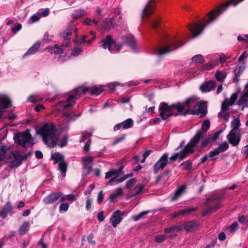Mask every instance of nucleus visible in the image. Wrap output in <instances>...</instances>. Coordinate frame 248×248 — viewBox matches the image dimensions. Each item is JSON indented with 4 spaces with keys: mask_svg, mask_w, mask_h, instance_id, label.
<instances>
[{
    "mask_svg": "<svg viewBox=\"0 0 248 248\" xmlns=\"http://www.w3.org/2000/svg\"><path fill=\"white\" fill-rule=\"evenodd\" d=\"M97 217V219L100 222L103 221L105 219V217H104V212L103 211L99 212L98 213Z\"/></svg>",
    "mask_w": 248,
    "mask_h": 248,
    "instance_id": "nucleus-61",
    "label": "nucleus"
},
{
    "mask_svg": "<svg viewBox=\"0 0 248 248\" xmlns=\"http://www.w3.org/2000/svg\"><path fill=\"white\" fill-rule=\"evenodd\" d=\"M55 132L56 126L52 123H45L36 130L37 134L42 137L44 142L50 147H54L57 145L58 139L54 137Z\"/></svg>",
    "mask_w": 248,
    "mask_h": 248,
    "instance_id": "nucleus-3",
    "label": "nucleus"
},
{
    "mask_svg": "<svg viewBox=\"0 0 248 248\" xmlns=\"http://www.w3.org/2000/svg\"><path fill=\"white\" fill-rule=\"evenodd\" d=\"M216 85V83L214 81L209 80L205 82L200 86V89L202 93H207L212 91Z\"/></svg>",
    "mask_w": 248,
    "mask_h": 248,
    "instance_id": "nucleus-25",
    "label": "nucleus"
},
{
    "mask_svg": "<svg viewBox=\"0 0 248 248\" xmlns=\"http://www.w3.org/2000/svg\"><path fill=\"white\" fill-rule=\"evenodd\" d=\"M246 66L245 65L244 62L241 65L237 66L233 70V76L232 78V81L233 83H237L239 81L240 76L243 74Z\"/></svg>",
    "mask_w": 248,
    "mask_h": 248,
    "instance_id": "nucleus-24",
    "label": "nucleus"
},
{
    "mask_svg": "<svg viewBox=\"0 0 248 248\" xmlns=\"http://www.w3.org/2000/svg\"><path fill=\"white\" fill-rule=\"evenodd\" d=\"M124 212L120 210L114 212L110 219V223L113 227H116L123 219Z\"/></svg>",
    "mask_w": 248,
    "mask_h": 248,
    "instance_id": "nucleus-19",
    "label": "nucleus"
},
{
    "mask_svg": "<svg viewBox=\"0 0 248 248\" xmlns=\"http://www.w3.org/2000/svg\"><path fill=\"white\" fill-rule=\"evenodd\" d=\"M11 102L9 97L5 95H0V119L5 110L11 107Z\"/></svg>",
    "mask_w": 248,
    "mask_h": 248,
    "instance_id": "nucleus-16",
    "label": "nucleus"
},
{
    "mask_svg": "<svg viewBox=\"0 0 248 248\" xmlns=\"http://www.w3.org/2000/svg\"><path fill=\"white\" fill-rule=\"evenodd\" d=\"M14 207L10 202H7L3 206L0 212V217L5 219L9 214L12 216L14 212H13Z\"/></svg>",
    "mask_w": 248,
    "mask_h": 248,
    "instance_id": "nucleus-18",
    "label": "nucleus"
},
{
    "mask_svg": "<svg viewBox=\"0 0 248 248\" xmlns=\"http://www.w3.org/2000/svg\"><path fill=\"white\" fill-rule=\"evenodd\" d=\"M68 138L66 136H64L62 140L57 144L60 147H63L65 146L67 143Z\"/></svg>",
    "mask_w": 248,
    "mask_h": 248,
    "instance_id": "nucleus-53",
    "label": "nucleus"
},
{
    "mask_svg": "<svg viewBox=\"0 0 248 248\" xmlns=\"http://www.w3.org/2000/svg\"><path fill=\"white\" fill-rule=\"evenodd\" d=\"M220 154L219 152L217 150V149L216 148L213 150L210 151L209 153L208 154V156L209 157H212L211 160L212 161H214L216 160V158H213V157L218 155Z\"/></svg>",
    "mask_w": 248,
    "mask_h": 248,
    "instance_id": "nucleus-48",
    "label": "nucleus"
},
{
    "mask_svg": "<svg viewBox=\"0 0 248 248\" xmlns=\"http://www.w3.org/2000/svg\"><path fill=\"white\" fill-rule=\"evenodd\" d=\"M128 161L126 158H124L118 162V164L120 165V166L118 169H112L109 171H108L106 173L105 179H109L112 176L117 177L121 174L123 172V170L127 163Z\"/></svg>",
    "mask_w": 248,
    "mask_h": 248,
    "instance_id": "nucleus-12",
    "label": "nucleus"
},
{
    "mask_svg": "<svg viewBox=\"0 0 248 248\" xmlns=\"http://www.w3.org/2000/svg\"><path fill=\"white\" fill-rule=\"evenodd\" d=\"M87 92H89V88L83 87L76 88L75 93L69 95L66 99V102L60 101L56 103V107L60 110L70 107L75 104V100L77 98L78 95L85 94Z\"/></svg>",
    "mask_w": 248,
    "mask_h": 248,
    "instance_id": "nucleus-4",
    "label": "nucleus"
},
{
    "mask_svg": "<svg viewBox=\"0 0 248 248\" xmlns=\"http://www.w3.org/2000/svg\"><path fill=\"white\" fill-rule=\"evenodd\" d=\"M51 41V39L49 38V35L48 32H46L43 36V41L45 43H48Z\"/></svg>",
    "mask_w": 248,
    "mask_h": 248,
    "instance_id": "nucleus-62",
    "label": "nucleus"
},
{
    "mask_svg": "<svg viewBox=\"0 0 248 248\" xmlns=\"http://www.w3.org/2000/svg\"><path fill=\"white\" fill-rule=\"evenodd\" d=\"M22 28V26L20 24L18 23L12 29V31L16 33L18 31Z\"/></svg>",
    "mask_w": 248,
    "mask_h": 248,
    "instance_id": "nucleus-63",
    "label": "nucleus"
},
{
    "mask_svg": "<svg viewBox=\"0 0 248 248\" xmlns=\"http://www.w3.org/2000/svg\"><path fill=\"white\" fill-rule=\"evenodd\" d=\"M192 63L196 64H202L204 62L203 56L201 54L194 55L191 59Z\"/></svg>",
    "mask_w": 248,
    "mask_h": 248,
    "instance_id": "nucleus-38",
    "label": "nucleus"
},
{
    "mask_svg": "<svg viewBox=\"0 0 248 248\" xmlns=\"http://www.w3.org/2000/svg\"><path fill=\"white\" fill-rule=\"evenodd\" d=\"M199 226V223L196 220H193L186 222L183 225V229H185L187 232H191Z\"/></svg>",
    "mask_w": 248,
    "mask_h": 248,
    "instance_id": "nucleus-27",
    "label": "nucleus"
},
{
    "mask_svg": "<svg viewBox=\"0 0 248 248\" xmlns=\"http://www.w3.org/2000/svg\"><path fill=\"white\" fill-rule=\"evenodd\" d=\"M229 147V144L227 142H224L222 144H219L217 148L220 153L227 150Z\"/></svg>",
    "mask_w": 248,
    "mask_h": 248,
    "instance_id": "nucleus-41",
    "label": "nucleus"
},
{
    "mask_svg": "<svg viewBox=\"0 0 248 248\" xmlns=\"http://www.w3.org/2000/svg\"><path fill=\"white\" fill-rule=\"evenodd\" d=\"M120 85V83L117 82H112L110 83H108V87L110 90H114L115 87Z\"/></svg>",
    "mask_w": 248,
    "mask_h": 248,
    "instance_id": "nucleus-59",
    "label": "nucleus"
},
{
    "mask_svg": "<svg viewBox=\"0 0 248 248\" xmlns=\"http://www.w3.org/2000/svg\"><path fill=\"white\" fill-rule=\"evenodd\" d=\"M83 167L85 169L87 170L85 175L89 174L93 170L92 168V162L93 157L91 156H85L82 158Z\"/></svg>",
    "mask_w": 248,
    "mask_h": 248,
    "instance_id": "nucleus-21",
    "label": "nucleus"
},
{
    "mask_svg": "<svg viewBox=\"0 0 248 248\" xmlns=\"http://www.w3.org/2000/svg\"><path fill=\"white\" fill-rule=\"evenodd\" d=\"M51 157L54 160V163H59V170L62 177H65L67 170L68 165L64 161V155L60 153L52 154Z\"/></svg>",
    "mask_w": 248,
    "mask_h": 248,
    "instance_id": "nucleus-8",
    "label": "nucleus"
},
{
    "mask_svg": "<svg viewBox=\"0 0 248 248\" xmlns=\"http://www.w3.org/2000/svg\"><path fill=\"white\" fill-rule=\"evenodd\" d=\"M102 44L101 46L104 49L108 48V50L113 53L116 50L117 52H119L121 49L122 45L120 43H116L112 38L111 35H107L105 38L101 41Z\"/></svg>",
    "mask_w": 248,
    "mask_h": 248,
    "instance_id": "nucleus-9",
    "label": "nucleus"
},
{
    "mask_svg": "<svg viewBox=\"0 0 248 248\" xmlns=\"http://www.w3.org/2000/svg\"><path fill=\"white\" fill-rule=\"evenodd\" d=\"M171 172V170L169 169H166L164 172L161 174L156 177V182H159L163 177L167 176Z\"/></svg>",
    "mask_w": 248,
    "mask_h": 248,
    "instance_id": "nucleus-50",
    "label": "nucleus"
},
{
    "mask_svg": "<svg viewBox=\"0 0 248 248\" xmlns=\"http://www.w3.org/2000/svg\"><path fill=\"white\" fill-rule=\"evenodd\" d=\"M30 223L28 221H24L19 229V233L20 235H23L27 233L29 230Z\"/></svg>",
    "mask_w": 248,
    "mask_h": 248,
    "instance_id": "nucleus-34",
    "label": "nucleus"
},
{
    "mask_svg": "<svg viewBox=\"0 0 248 248\" xmlns=\"http://www.w3.org/2000/svg\"><path fill=\"white\" fill-rule=\"evenodd\" d=\"M63 195L62 192L50 193L43 199V202L46 204H52L57 201Z\"/></svg>",
    "mask_w": 248,
    "mask_h": 248,
    "instance_id": "nucleus-17",
    "label": "nucleus"
},
{
    "mask_svg": "<svg viewBox=\"0 0 248 248\" xmlns=\"http://www.w3.org/2000/svg\"><path fill=\"white\" fill-rule=\"evenodd\" d=\"M196 209L197 208H195L194 207H190L188 208H185L183 210H180L177 212H174L173 215V217H176L185 214H187L191 212L195 211L196 210Z\"/></svg>",
    "mask_w": 248,
    "mask_h": 248,
    "instance_id": "nucleus-29",
    "label": "nucleus"
},
{
    "mask_svg": "<svg viewBox=\"0 0 248 248\" xmlns=\"http://www.w3.org/2000/svg\"><path fill=\"white\" fill-rule=\"evenodd\" d=\"M103 91L102 87H95L93 89L89 88V93L91 95H97L100 94Z\"/></svg>",
    "mask_w": 248,
    "mask_h": 248,
    "instance_id": "nucleus-40",
    "label": "nucleus"
},
{
    "mask_svg": "<svg viewBox=\"0 0 248 248\" xmlns=\"http://www.w3.org/2000/svg\"><path fill=\"white\" fill-rule=\"evenodd\" d=\"M86 15V12L83 9L76 10L74 13L71 15V17L74 19H76L79 18L84 17Z\"/></svg>",
    "mask_w": 248,
    "mask_h": 248,
    "instance_id": "nucleus-31",
    "label": "nucleus"
},
{
    "mask_svg": "<svg viewBox=\"0 0 248 248\" xmlns=\"http://www.w3.org/2000/svg\"><path fill=\"white\" fill-rule=\"evenodd\" d=\"M159 22L158 20H153L151 23L152 28L155 30L156 29L158 26Z\"/></svg>",
    "mask_w": 248,
    "mask_h": 248,
    "instance_id": "nucleus-64",
    "label": "nucleus"
},
{
    "mask_svg": "<svg viewBox=\"0 0 248 248\" xmlns=\"http://www.w3.org/2000/svg\"><path fill=\"white\" fill-rule=\"evenodd\" d=\"M183 230V225H172L164 229V232L168 234L174 231L180 232Z\"/></svg>",
    "mask_w": 248,
    "mask_h": 248,
    "instance_id": "nucleus-32",
    "label": "nucleus"
},
{
    "mask_svg": "<svg viewBox=\"0 0 248 248\" xmlns=\"http://www.w3.org/2000/svg\"><path fill=\"white\" fill-rule=\"evenodd\" d=\"M244 0H231L226 3L222 4L218 8L213 10L207 15L208 20L204 24H197L193 23L188 26V29L192 33V37H196L200 35L203 30L204 28L213 21L216 17L226 10L230 5L236 6L238 3Z\"/></svg>",
    "mask_w": 248,
    "mask_h": 248,
    "instance_id": "nucleus-2",
    "label": "nucleus"
},
{
    "mask_svg": "<svg viewBox=\"0 0 248 248\" xmlns=\"http://www.w3.org/2000/svg\"><path fill=\"white\" fill-rule=\"evenodd\" d=\"M210 122L208 120H205L203 121L202 124L201 129L197 131L194 136L197 135V138L199 139V141L203 138V136L206 133L210 128Z\"/></svg>",
    "mask_w": 248,
    "mask_h": 248,
    "instance_id": "nucleus-20",
    "label": "nucleus"
},
{
    "mask_svg": "<svg viewBox=\"0 0 248 248\" xmlns=\"http://www.w3.org/2000/svg\"><path fill=\"white\" fill-rule=\"evenodd\" d=\"M114 20L113 18H108L105 19L102 25L101 30L104 31H108L111 28L114 27Z\"/></svg>",
    "mask_w": 248,
    "mask_h": 248,
    "instance_id": "nucleus-26",
    "label": "nucleus"
},
{
    "mask_svg": "<svg viewBox=\"0 0 248 248\" xmlns=\"http://www.w3.org/2000/svg\"><path fill=\"white\" fill-rule=\"evenodd\" d=\"M184 44L185 42H179L176 41L167 42L164 46L157 49V55L162 56L171 51H174L182 46Z\"/></svg>",
    "mask_w": 248,
    "mask_h": 248,
    "instance_id": "nucleus-10",
    "label": "nucleus"
},
{
    "mask_svg": "<svg viewBox=\"0 0 248 248\" xmlns=\"http://www.w3.org/2000/svg\"><path fill=\"white\" fill-rule=\"evenodd\" d=\"M95 185L94 184H91L88 189L85 190L84 192V194L85 195H88L91 193L92 190L94 188Z\"/></svg>",
    "mask_w": 248,
    "mask_h": 248,
    "instance_id": "nucleus-55",
    "label": "nucleus"
},
{
    "mask_svg": "<svg viewBox=\"0 0 248 248\" xmlns=\"http://www.w3.org/2000/svg\"><path fill=\"white\" fill-rule=\"evenodd\" d=\"M144 188V186L140 184H138L135 187V189L136 190V192L135 193L132 195V197L136 196V195L139 194L143 190Z\"/></svg>",
    "mask_w": 248,
    "mask_h": 248,
    "instance_id": "nucleus-46",
    "label": "nucleus"
},
{
    "mask_svg": "<svg viewBox=\"0 0 248 248\" xmlns=\"http://www.w3.org/2000/svg\"><path fill=\"white\" fill-rule=\"evenodd\" d=\"M82 52V49L80 48L77 47L74 48L71 52V55L74 56H77L79 55L81 52Z\"/></svg>",
    "mask_w": 248,
    "mask_h": 248,
    "instance_id": "nucleus-54",
    "label": "nucleus"
},
{
    "mask_svg": "<svg viewBox=\"0 0 248 248\" xmlns=\"http://www.w3.org/2000/svg\"><path fill=\"white\" fill-rule=\"evenodd\" d=\"M168 238V236L165 234L157 235L155 236V241L157 243H161Z\"/></svg>",
    "mask_w": 248,
    "mask_h": 248,
    "instance_id": "nucleus-44",
    "label": "nucleus"
},
{
    "mask_svg": "<svg viewBox=\"0 0 248 248\" xmlns=\"http://www.w3.org/2000/svg\"><path fill=\"white\" fill-rule=\"evenodd\" d=\"M158 110L159 116L163 120H167L172 116H186L190 114L203 117L207 113L206 102H198L195 97H189L184 101L170 105L162 102L159 106Z\"/></svg>",
    "mask_w": 248,
    "mask_h": 248,
    "instance_id": "nucleus-1",
    "label": "nucleus"
},
{
    "mask_svg": "<svg viewBox=\"0 0 248 248\" xmlns=\"http://www.w3.org/2000/svg\"><path fill=\"white\" fill-rule=\"evenodd\" d=\"M40 45L41 43L39 41L35 42L24 54L23 57H25L35 54L40 48Z\"/></svg>",
    "mask_w": 248,
    "mask_h": 248,
    "instance_id": "nucleus-28",
    "label": "nucleus"
},
{
    "mask_svg": "<svg viewBox=\"0 0 248 248\" xmlns=\"http://www.w3.org/2000/svg\"><path fill=\"white\" fill-rule=\"evenodd\" d=\"M240 124H241L239 118H235L232 122V126L233 127L232 129H235L237 130L238 131H241L239 128Z\"/></svg>",
    "mask_w": 248,
    "mask_h": 248,
    "instance_id": "nucleus-42",
    "label": "nucleus"
},
{
    "mask_svg": "<svg viewBox=\"0 0 248 248\" xmlns=\"http://www.w3.org/2000/svg\"><path fill=\"white\" fill-rule=\"evenodd\" d=\"M223 130H219L214 134H209L207 137L203 139L201 143V146L202 148H205L210 144L212 141H216L218 138L219 135L222 132Z\"/></svg>",
    "mask_w": 248,
    "mask_h": 248,
    "instance_id": "nucleus-15",
    "label": "nucleus"
},
{
    "mask_svg": "<svg viewBox=\"0 0 248 248\" xmlns=\"http://www.w3.org/2000/svg\"><path fill=\"white\" fill-rule=\"evenodd\" d=\"M92 134L89 132H84L82 133L81 138L80 140V142H85L86 140L90 139Z\"/></svg>",
    "mask_w": 248,
    "mask_h": 248,
    "instance_id": "nucleus-49",
    "label": "nucleus"
},
{
    "mask_svg": "<svg viewBox=\"0 0 248 248\" xmlns=\"http://www.w3.org/2000/svg\"><path fill=\"white\" fill-rule=\"evenodd\" d=\"M155 0H149L142 10V17H149L154 12L153 3Z\"/></svg>",
    "mask_w": 248,
    "mask_h": 248,
    "instance_id": "nucleus-23",
    "label": "nucleus"
},
{
    "mask_svg": "<svg viewBox=\"0 0 248 248\" xmlns=\"http://www.w3.org/2000/svg\"><path fill=\"white\" fill-rule=\"evenodd\" d=\"M133 126V121L131 118H128L123 122L118 123L113 127L114 131H116L120 130L121 128L124 129H128L132 127Z\"/></svg>",
    "mask_w": 248,
    "mask_h": 248,
    "instance_id": "nucleus-22",
    "label": "nucleus"
},
{
    "mask_svg": "<svg viewBox=\"0 0 248 248\" xmlns=\"http://www.w3.org/2000/svg\"><path fill=\"white\" fill-rule=\"evenodd\" d=\"M93 200L91 198L89 197L87 198L86 202V209L87 210H90L91 208V205L92 203Z\"/></svg>",
    "mask_w": 248,
    "mask_h": 248,
    "instance_id": "nucleus-57",
    "label": "nucleus"
},
{
    "mask_svg": "<svg viewBox=\"0 0 248 248\" xmlns=\"http://www.w3.org/2000/svg\"><path fill=\"white\" fill-rule=\"evenodd\" d=\"M227 77V73L225 71L217 70L215 74V77L217 81H223Z\"/></svg>",
    "mask_w": 248,
    "mask_h": 248,
    "instance_id": "nucleus-35",
    "label": "nucleus"
},
{
    "mask_svg": "<svg viewBox=\"0 0 248 248\" xmlns=\"http://www.w3.org/2000/svg\"><path fill=\"white\" fill-rule=\"evenodd\" d=\"M168 154L164 153L153 166L155 174H157L160 170H163L168 163Z\"/></svg>",
    "mask_w": 248,
    "mask_h": 248,
    "instance_id": "nucleus-14",
    "label": "nucleus"
},
{
    "mask_svg": "<svg viewBox=\"0 0 248 248\" xmlns=\"http://www.w3.org/2000/svg\"><path fill=\"white\" fill-rule=\"evenodd\" d=\"M11 155L13 156L14 159L8 162V167L11 169L17 168L20 166L23 161L26 160L31 155V152H29L26 154L21 155L20 152L18 151L11 152Z\"/></svg>",
    "mask_w": 248,
    "mask_h": 248,
    "instance_id": "nucleus-7",
    "label": "nucleus"
},
{
    "mask_svg": "<svg viewBox=\"0 0 248 248\" xmlns=\"http://www.w3.org/2000/svg\"><path fill=\"white\" fill-rule=\"evenodd\" d=\"M63 50L60 48L58 44H55L53 48L51 49V53H54L55 55H58L62 53Z\"/></svg>",
    "mask_w": 248,
    "mask_h": 248,
    "instance_id": "nucleus-43",
    "label": "nucleus"
},
{
    "mask_svg": "<svg viewBox=\"0 0 248 248\" xmlns=\"http://www.w3.org/2000/svg\"><path fill=\"white\" fill-rule=\"evenodd\" d=\"M104 198V195L103 194V191L101 190L98 193V195L97 196V202L98 203H101Z\"/></svg>",
    "mask_w": 248,
    "mask_h": 248,
    "instance_id": "nucleus-58",
    "label": "nucleus"
},
{
    "mask_svg": "<svg viewBox=\"0 0 248 248\" xmlns=\"http://www.w3.org/2000/svg\"><path fill=\"white\" fill-rule=\"evenodd\" d=\"M197 135L194 136L189 142L179 153V159L182 160L189 155L192 154L194 151V147L199 142V139L197 138Z\"/></svg>",
    "mask_w": 248,
    "mask_h": 248,
    "instance_id": "nucleus-6",
    "label": "nucleus"
},
{
    "mask_svg": "<svg viewBox=\"0 0 248 248\" xmlns=\"http://www.w3.org/2000/svg\"><path fill=\"white\" fill-rule=\"evenodd\" d=\"M124 42L128 45L133 49H136L135 38L132 35H129L125 37Z\"/></svg>",
    "mask_w": 248,
    "mask_h": 248,
    "instance_id": "nucleus-33",
    "label": "nucleus"
},
{
    "mask_svg": "<svg viewBox=\"0 0 248 248\" xmlns=\"http://www.w3.org/2000/svg\"><path fill=\"white\" fill-rule=\"evenodd\" d=\"M192 163L191 160H188L186 161L181 163L179 165V168H181V170H189L192 168Z\"/></svg>",
    "mask_w": 248,
    "mask_h": 248,
    "instance_id": "nucleus-37",
    "label": "nucleus"
},
{
    "mask_svg": "<svg viewBox=\"0 0 248 248\" xmlns=\"http://www.w3.org/2000/svg\"><path fill=\"white\" fill-rule=\"evenodd\" d=\"M72 34L71 31L64 32L63 35V41L62 45L65 47H69V36Z\"/></svg>",
    "mask_w": 248,
    "mask_h": 248,
    "instance_id": "nucleus-39",
    "label": "nucleus"
},
{
    "mask_svg": "<svg viewBox=\"0 0 248 248\" xmlns=\"http://www.w3.org/2000/svg\"><path fill=\"white\" fill-rule=\"evenodd\" d=\"M224 197V194H220L213 195L207 199V205L210 208H214L215 212H216L221 205V200Z\"/></svg>",
    "mask_w": 248,
    "mask_h": 248,
    "instance_id": "nucleus-11",
    "label": "nucleus"
},
{
    "mask_svg": "<svg viewBox=\"0 0 248 248\" xmlns=\"http://www.w3.org/2000/svg\"><path fill=\"white\" fill-rule=\"evenodd\" d=\"M49 13V10L48 8H46L42 10V12H39V14H40L41 16H46L48 15Z\"/></svg>",
    "mask_w": 248,
    "mask_h": 248,
    "instance_id": "nucleus-60",
    "label": "nucleus"
},
{
    "mask_svg": "<svg viewBox=\"0 0 248 248\" xmlns=\"http://www.w3.org/2000/svg\"><path fill=\"white\" fill-rule=\"evenodd\" d=\"M13 139L15 143L24 148L31 147L34 144V140L29 130L17 133L15 135Z\"/></svg>",
    "mask_w": 248,
    "mask_h": 248,
    "instance_id": "nucleus-5",
    "label": "nucleus"
},
{
    "mask_svg": "<svg viewBox=\"0 0 248 248\" xmlns=\"http://www.w3.org/2000/svg\"><path fill=\"white\" fill-rule=\"evenodd\" d=\"M214 65L211 63H207L205 64H203L202 65L200 68V71H199V73H201V72L203 71V70H209L213 68L214 67Z\"/></svg>",
    "mask_w": 248,
    "mask_h": 248,
    "instance_id": "nucleus-45",
    "label": "nucleus"
},
{
    "mask_svg": "<svg viewBox=\"0 0 248 248\" xmlns=\"http://www.w3.org/2000/svg\"><path fill=\"white\" fill-rule=\"evenodd\" d=\"M186 189V186L183 185L180 186L175 191L174 195L171 197V200L174 201L177 199L185 192Z\"/></svg>",
    "mask_w": 248,
    "mask_h": 248,
    "instance_id": "nucleus-30",
    "label": "nucleus"
},
{
    "mask_svg": "<svg viewBox=\"0 0 248 248\" xmlns=\"http://www.w3.org/2000/svg\"><path fill=\"white\" fill-rule=\"evenodd\" d=\"M41 17L40 14L38 12L31 16V20L32 22H35L38 21Z\"/></svg>",
    "mask_w": 248,
    "mask_h": 248,
    "instance_id": "nucleus-56",
    "label": "nucleus"
},
{
    "mask_svg": "<svg viewBox=\"0 0 248 248\" xmlns=\"http://www.w3.org/2000/svg\"><path fill=\"white\" fill-rule=\"evenodd\" d=\"M215 209H216V208H210L208 205H207L206 208L202 211L201 215L202 217H205L209 214L214 213Z\"/></svg>",
    "mask_w": 248,
    "mask_h": 248,
    "instance_id": "nucleus-47",
    "label": "nucleus"
},
{
    "mask_svg": "<svg viewBox=\"0 0 248 248\" xmlns=\"http://www.w3.org/2000/svg\"><path fill=\"white\" fill-rule=\"evenodd\" d=\"M243 104L248 107V91H246L237 101V105L240 106Z\"/></svg>",
    "mask_w": 248,
    "mask_h": 248,
    "instance_id": "nucleus-36",
    "label": "nucleus"
},
{
    "mask_svg": "<svg viewBox=\"0 0 248 248\" xmlns=\"http://www.w3.org/2000/svg\"><path fill=\"white\" fill-rule=\"evenodd\" d=\"M69 207V204L67 202L62 203L59 206L60 212H65L68 210Z\"/></svg>",
    "mask_w": 248,
    "mask_h": 248,
    "instance_id": "nucleus-52",
    "label": "nucleus"
},
{
    "mask_svg": "<svg viewBox=\"0 0 248 248\" xmlns=\"http://www.w3.org/2000/svg\"><path fill=\"white\" fill-rule=\"evenodd\" d=\"M238 220L240 223L248 225V216H240L238 217Z\"/></svg>",
    "mask_w": 248,
    "mask_h": 248,
    "instance_id": "nucleus-51",
    "label": "nucleus"
},
{
    "mask_svg": "<svg viewBox=\"0 0 248 248\" xmlns=\"http://www.w3.org/2000/svg\"><path fill=\"white\" fill-rule=\"evenodd\" d=\"M242 134L241 131L235 129H232L227 136L229 142L233 146H237L241 140Z\"/></svg>",
    "mask_w": 248,
    "mask_h": 248,
    "instance_id": "nucleus-13",
    "label": "nucleus"
}]
</instances>
